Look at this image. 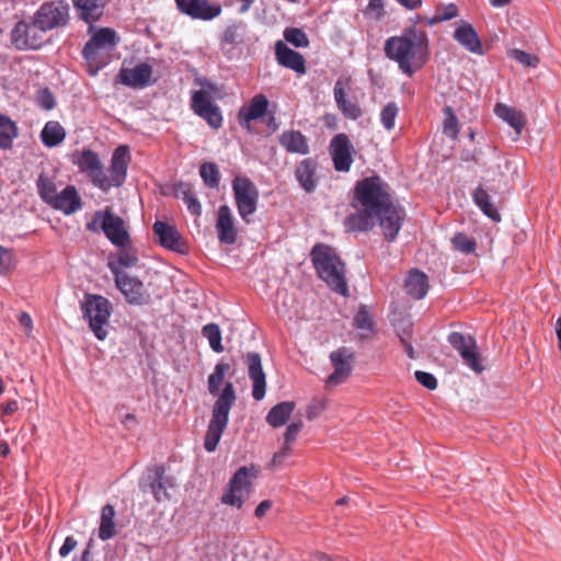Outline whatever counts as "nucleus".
Instances as JSON below:
<instances>
[{
    "mask_svg": "<svg viewBox=\"0 0 561 561\" xmlns=\"http://www.w3.org/2000/svg\"><path fill=\"white\" fill-rule=\"evenodd\" d=\"M355 213L344 219L347 232L373 229L376 222L387 240L393 241L401 229L404 210L393 202L390 185L379 175H371L356 182L351 202Z\"/></svg>",
    "mask_w": 561,
    "mask_h": 561,
    "instance_id": "obj_1",
    "label": "nucleus"
},
{
    "mask_svg": "<svg viewBox=\"0 0 561 561\" xmlns=\"http://www.w3.org/2000/svg\"><path fill=\"white\" fill-rule=\"evenodd\" d=\"M229 369L230 365L228 363H218L207 379L209 393L218 396L213 405L211 417L204 438V447L208 453L216 450L221 435L228 425L230 410L237 400L236 390L231 381H227L221 392H219L226 373Z\"/></svg>",
    "mask_w": 561,
    "mask_h": 561,
    "instance_id": "obj_2",
    "label": "nucleus"
},
{
    "mask_svg": "<svg viewBox=\"0 0 561 561\" xmlns=\"http://www.w3.org/2000/svg\"><path fill=\"white\" fill-rule=\"evenodd\" d=\"M385 54L398 64L403 73L411 77L427 60V36L415 27H407L400 36H391L386 41Z\"/></svg>",
    "mask_w": 561,
    "mask_h": 561,
    "instance_id": "obj_3",
    "label": "nucleus"
},
{
    "mask_svg": "<svg viewBox=\"0 0 561 561\" xmlns=\"http://www.w3.org/2000/svg\"><path fill=\"white\" fill-rule=\"evenodd\" d=\"M310 256L320 278L332 290L346 296L348 288L345 279V265L335 251L327 244L317 243L312 248Z\"/></svg>",
    "mask_w": 561,
    "mask_h": 561,
    "instance_id": "obj_4",
    "label": "nucleus"
},
{
    "mask_svg": "<svg viewBox=\"0 0 561 561\" xmlns=\"http://www.w3.org/2000/svg\"><path fill=\"white\" fill-rule=\"evenodd\" d=\"M118 42L117 33L102 27L93 34L83 47L82 55L88 62V72L95 76L108 62V57Z\"/></svg>",
    "mask_w": 561,
    "mask_h": 561,
    "instance_id": "obj_5",
    "label": "nucleus"
},
{
    "mask_svg": "<svg viewBox=\"0 0 561 561\" xmlns=\"http://www.w3.org/2000/svg\"><path fill=\"white\" fill-rule=\"evenodd\" d=\"M231 187L240 218L247 225L252 224V216L256 213L260 201L259 188L245 175H236L231 182Z\"/></svg>",
    "mask_w": 561,
    "mask_h": 561,
    "instance_id": "obj_6",
    "label": "nucleus"
},
{
    "mask_svg": "<svg viewBox=\"0 0 561 561\" xmlns=\"http://www.w3.org/2000/svg\"><path fill=\"white\" fill-rule=\"evenodd\" d=\"M257 476L259 469L254 465L240 467L225 489L221 503L241 508L245 497L252 492L253 481Z\"/></svg>",
    "mask_w": 561,
    "mask_h": 561,
    "instance_id": "obj_7",
    "label": "nucleus"
},
{
    "mask_svg": "<svg viewBox=\"0 0 561 561\" xmlns=\"http://www.w3.org/2000/svg\"><path fill=\"white\" fill-rule=\"evenodd\" d=\"M111 302L101 295L87 294L81 304L83 318L88 320L94 335L103 341L107 336L106 325L111 317Z\"/></svg>",
    "mask_w": 561,
    "mask_h": 561,
    "instance_id": "obj_8",
    "label": "nucleus"
},
{
    "mask_svg": "<svg viewBox=\"0 0 561 561\" xmlns=\"http://www.w3.org/2000/svg\"><path fill=\"white\" fill-rule=\"evenodd\" d=\"M71 161L78 167L80 172L88 175L94 186L105 192L110 190L107 175L96 152L91 149L75 151L71 156Z\"/></svg>",
    "mask_w": 561,
    "mask_h": 561,
    "instance_id": "obj_9",
    "label": "nucleus"
},
{
    "mask_svg": "<svg viewBox=\"0 0 561 561\" xmlns=\"http://www.w3.org/2000/svg\"><path fill=\"white\" fill-rule=\"evenodd\" d=\"M108 267L114 275L116 287L128 304L142 306L150 301V295L146 291L140 279L121 271L115 263L110 262Z\"/></svg>",
    "mask_w": 561,
    "mask_h": 561,
    "instance_id": "obj_10",
    "label": "nucleus"
},
{
    "mask_svg": "<svg viewBox=\"0 0 561 561\" xmlns=\"http://www.w3.org/2000/svg\"><path fill=\"white\" fill-rule=\"evenodd\" d=\"M101 221V228L108 240L117 247L124 248L129 242V234L125 228V221L114 215L110 209L96 211L93 220L87 225L88 230H95V222Z\"/></svg>",
    "mask_w": 561,
    "mask_h": 561,
    "instance_id": "obj_11",
    "label": "nucleus"
},
{
    "mask_svg": "<svg viewBox=\"0 0 561 561\" xmlns=\"http://www.w3.org/2000/svg\"><path fill=\"white\" fill-rule=\"evenodd\" d=\"M69 20V4L64 1L43 3L34 15V25L42 32L62 27Z\"/></svg>",
    "mask_w": 561,
    "mask_h": 561,
    "instance_id": "obj_12",
    "label": "nucleus"
},
{
    "mask_svg": "<svg viewBox=\"0 0 561 561\" xmlns=\"http://www.w3.org/2000/svg\"><path fill=\"white\" fill-rule=\"evenodd\" d=\"M192 111L203 118L214 129L222 126V114L220 107L214 102L210 93L206 90H196L191 96Z\"/></svg>",
    "mask_w": 561,
    "mask_h": 561,
    "instance_id": "obj_13",
    "label": "nucleus"
},
{
    "mask_svg": "<svg viewBox=\"0 0 561 561\" xmlns=\"http://www.w3.org/2000/svg\"><path fill=\"white\" fill-rule=\"evenodd\" d=\"M448 342L455 348L463 363L477 374H481L484 370L480 354L478 352V345L476 339L470 334H463L461 332H451L448 335Z\"/></svg>",
    "mask_w": 561,
    "mask_h": 561,
    "instance_id": "obj_14",
    "label": "nucleus"
},
{
    "mask_svg": "<svg viewBox=\"0 0 561 561\" xmlns=\"http://www.w3.org/2000/svg\"><path fill=\"white\" fill-rule=\"evenodd\" d=\"M330 360L334 368L325 380L328 388L336 387L346 381L353 370L354 352L345 346L331 352Z\"/></svg>",
    "mask_w": 561,
    "mask_h": 561,
    "instance_id": "obj_15",
    "label": "nucleus"
},
{
    "mask_svg": "<svg viewBox=\"0 0 561 561\" xmlns=\"http://www.w3.org/2000/svg\"><path fill=\"white\" fill-rule=\"evenodd\" d=\"M140 488L144 491H146L147 489L150 490L151 493L153 494L154 500L161 503L164 501H169L171 499L169 489L173 488V482L170 477L165 476L164 466L156 465L152 468L148 469L147 476L140 483Z\"/></svg>",
    "mask_w": 561,
    "mask_h": 561,
    "instance_id": "obj_16",
    "label": "nucleus"
},
{
    "mask_svg": "<svg viewBox=\"0 0 561 561\" xmlns=\"http://www.w3.org/2000/svg\"><path fill=\"white\" fill-rule=\"evenodd\" d=\"M334 169L337 172H348L353 164L354 147L346 134L335 135L329 146Z\"/></svg>",
    "mask_w": 561,
    "mask_h": 561,
    "instance_id": "obj_17",
    "label": "nucleus"
},
{
    "mask_svg": "<svg viewBox=\"0 0 561 561\" xmlns=\"http://www.w3.org/2000/svg\"><path fill=\"white\" fill-rule=\"evenodd\" d=\"M175 4L181 13L194 20L210 21L221 13V5L208 0H175Z\"/></svg>",
    "mask_w": 561,
    "mask_h": 561,
    "instance_id": "obj_18",
    "label": "nucleus"
},
{
    "mask_svg": "<svg viewBox=\"0 0 561 561\" xmlns=\"http://www.w3.org/2000/svg\"><path fill=\"white\" fill-rule=\"evenodd\" d=\"M152 229L154 234L158 237L159 243L163 248L181 254L187 252V244L175 226L158 220L153 224Z\"/></svg>",
    "mask_w": 561,
    "mask_h": 561,
    "instance_id": "obj_19",
    "label": "nucleus"
},
{
    "mask_svg": "<svg viewBox=\"0 0 561 561\" xmlns=\"http://www.w3.org/2000/svg\"><path fill=\"white\" fill-rule=\"evenodd\" d=\"M217 237L222 244H233L238 239V228L231 208L228 205L219 206L215 224Z\"/></svg>",
    "mask_w": 561,
    "mask_h": 561,
    "instance_id": "obj_20",
    "label": "nucleus"
},
{
    "mask_svg": "<svg viewBox=\"0 0 561 561\" xmlns=\"http://www.w3.org/2000/svg\"><path fill=\"white\" fill-rule=\"evenodd\" d=\"M130 161L129 148L127 146H118L111 159L110 173L111 176H107V182L110 184V188L112 186H122L126 180L127 168Z\"/></svg>",
    "mask_w": 561,
    "mask_h": 561,
    "instance_id": "obj_21",
    "label": "nucleus"
},
{
    "mask_svg": "<svg viewBox=\"0 0 561 561\" xmlns=\"http://www.w3.org/2000/svg\"><path fill=\"white\" fill-rule=\"evenodd\" d=\"M248 365L249 377L253 382L252 397L260 401L265 396L266 381L265 374L262 368L261 356L256 352H249L245 356Z\"/></svg>",
    "mask_w": 561,
    "mask_h": 561,
    "instance_id": "obj_22",
    "label": "nucleus"
},
{
    "mask_svg": "<svg viewBox=\"0 0 561 561\" xmlns=\"http://www.w3.org/2000/svg\"><path fill=\"white\" fill-rule=\"evenodd\" d=\"M34 23L31 25L24 21L15 24L11 33V41L18 49H38L42 39L37 37Z\"/></svg>",
    "mask_w": 561,
    "mask_h": 561,
    "instance_id": "obj_23",
    "label": "nucleus"
},
{
    "mask_svg": "<svg viewBox=\"0 0 561 561\" xmlns=\"http://www.w3.org/2000/svg\"><path fill=\"white\" fill-rule=\"evenodd\" d=\"M48 205L69 216L82 208V201L77 188L73 185H68L57 193Z\"/></svg>",
    "mask_w": 561,
    "mask_h": 561,
    "instance_id": "obj_24",
    "label": "nucleus"
},
{
    "mask_svg": "<svg viewBox=\"0 0 561 561\" xmlns=\"http://www.w3.org/2000/svg\"><path fill=\"white\" fill-rule=\"evenodd\" d=\"M152 67L141 62L134 68H124L118 73V81L127 87L142 88L150 83Z\"/></svg>",
    "mask_w": 561,
    "mask_h": 561,
    "instance_id": "obj_25",
    "label": "nucleus"
},
{
    "mask_svg": "<svg viewBox=\"0 0 561 561\" xmlns=\"http://www.w3.org/2000/svg\"><path fill=\"white\" fill-rule=\"evenodd\" d=\"M275 56L277 62L280 66L291 69L300 75L306 73V60L304 56L300 53L289 48L282 41H278L275 44Z\"/></svg>",
    "mask_w": 561,
    "mask_h": 561,
    "instance_id": "obj_26",
    "label": "nucleus"
},
{
    "mask_svg": "<svg viewBox=\"0 0 561 561\" xmlns=\"http://www.w3.org/2000/svg\"><path fill=\"white\" fill-rule=\"evenodd\" d=\"M268 108V100L264 94L254 95L250 103L243 105L238 113V121L241 126L249 125L252 121L263 117Z\"/></svg>",
    "mask_w": 561,
    "mask_h": 561,
    "instance_id": "obj_27",
    "label": "nucleus"
},
{
    "mask_svg": "<svg viewBox=\"0 0 561 561\" xmlns=\"http://www.w3.org/2000/svg\"><path fill=\"white\" fill-rule=\"evenodd\" d=\"M454 38L457 43H459L462 47L472 54L481 55L483 53L482 44L478 33L473 26L466 21H461L458 24L454 32Z\"/></svg>",
    "mask_w": 561,
    "mask_h": 561,
    "instance_id": "obj_28",
    "label": "nucleus"
},
{
    "mask_svg": "<svg viewBox=\"0 0 561 561\" xmlns=\"http://www.w3.org/2000/svg\"><path fill=\"white\" fill-rule=\"evenodd\" d=\"M295 178L307 193L314 192L318 185L316 161L311 158L301 160L295 170Z\"/></svg>",
    "mask_w": 561,
    "mask_h": 561,
    "instance_id": "obj_29",
    "label": "nucleus"
},
{
    "mask_svg": "<svg viewBox=\"0 0 561 561\" xmlns=\"http://www.w3.org/2000/svg\"><path fill=\"white\" fill-rule=\"evenodd\" d=\"M280 146L289 153L308 154L309 145L306 136L299 130H285L279 135Z\"/></svg>",
    "mask_w": 561,
    "mask_h": 561,
    "instance_id": "obj_30",
    "label": "nucleus"
},
{
    "mask_svg": "<svg viewBox=\"0 0 561 561\" xmlns=\"http://www.w3.org/2000/svg\"><path fill=\"white\" fill-rule=\"evenodd\" d=\"M428 288L430 285L426 274L416 268L411 270L404 282L407 294L415 299H422L427 294Z\"/></svg>",
    "mask_w": 561,
    "mask_h": 561,
    "instance_id": "obj_31",
    "label": "nucleus"
},
{
    "mask_svg": "<svg viewBox=\"0 0 561 561\" xmlns=\"http://www.w3.org/2000/svg\"><path fill=\"white\" fill-rule=\"evenodd\" d=\"M334 100L339 110L351 119H357L362 115L360 107L346 99L345 83L342 80H337L334 85Z\"/></svg>",
    "mask_w": 561,
    "mask_h": 561,
    "instance_id": "obj_32",
    "label": "nucleus"
},
{
    "mask_svg": "<svg viewBox=\"0 0 561 561\" xmlns=\"http://www.w3.org/2000/svg\"><path fill=\"white\" fill-rule=\"evenodd\" d=\"M72 2L79 18L89 24L98 21L103 14L104 5L100 0H72Z\"/></svg>",
    "mask_w": 561,
    "mask_h": 561,
    "instance_id": "obj_33",
    "label": "nucleus"
},
{
    "mask_svg": "<svg viewBox=\"0 0 561 561\" xmlns=\"http://www.w3.org/2000/svg\"><path fill=\"white\" fill-rule=\"evenodd\" d=\"M494 113L497 117L506 122L511 127L514 128L517 135L522 134L525 127L526 119L522 111L511 107L506 104L499 103L494 107Z\"/></svg>",
    "mask_w": 561,
    "mask_h": 561,
    "instance_id": "obj_34",
    "label": "nucleus"
},
{
    "mask_svg": "<svg viewBox=\"0 0 561 561\" xmlns=\"http://www.w3.org/2000/svg\"><path fill=\"white\" fill-rule=\"evenodd\" d=\"M294 401H284L274 405L266 415V422L274 428L285 425L295 410Z\"/></svg>",
    "mask_w": 561,
    "mask_h": 561,
    "instance_id": "obj_35",
    "label": "nucleus"
},
{
    "mask_svg": "<svg viewBox=\"0 0 561 561\" xmlns=\"http://www.w3.org/2000/svg\"><path fill=\"white\" fill-rule=\"evenodd\" d=\"M66 135V130L59 122L49 121L41 131V140L46 147L54 148L65 140Z\"/></svg>",
    "mask_w": 561,
    "mask_h": 561,
    "instance_id": "obj_36",
    "label": "nucleus"
},
{
    "mask_svg": "<svg viewBox=\"0 0 561 561\" xmlns=\"http://www.w3.org/2000/svg\"><path fill=\"white\" fill-rule=\"evenodd\" d=\"M115 510L111 504H106L102 507L101 518H100V527H99V538L103 541L113 538L116 535L115 527Z\"/></svg>",
    "mask_w": 561,
    "mask_h": 561,
    "instance_id": "obj_37",
    "label": "nucleus"
},
{
    "mask_svg": "<svg viewBox=\"0 0 561 561\" xmlns=\"http://www.w3.org/2000/svg\"><path fill=\"white\" fill-rule=\"evenodd\" d=\"M174 193L176 197H180L185 203L188 211L196 217L202 215V205L193 193L192 188L181 182L174 186Z\"/></svg>",
    "mask_w": 561,
    "mask_h": 561,
    "instance_id": "obj_38",
    "label": "nucleus"
},
{
    "mask_svg": "<svg viewBox=\"0 0 561 561\" xmlns=\"http://www.w3.org/2000/svg\"><path fill=\"white\" fill-rule=\"evenodd\" d=\"M18 135L16 124L10 117L0 114V149H10Z\"/></svg>",
    "mask_w": 561,
    "mask_h": 561,
    "instance_id": "obj_39",
    "label": "nucleus"
},
{
    "mask_svg": "<svg viewBox=\"0 0 561 561\" xmlns=\"http://www.w3.org/2000/svg\"><path fill=\"white\" fill-rule=\"evenodd\" d=\"M472 196L474 203L485 216L493 219L494 221L501 220V216L496 207L491 203L489 193L482 186L477 187Z\"/></svg>",
    "mask_w": 561,
    "mask_h": 561,
    "instance_id": "obj_40",
    "label": "nucleus"
},
{
    "mask_svg": "<svg viewBox=\"0 0 561 561\" xmlns=\"http://www.w3.org/2000/svg\"><path fill=\"white\" fill-rule=\"evenodd\" d=\"M36 186L39 197L48 205L57 194L54 180L46 173H41L36 181Z\"/></svg>",
    "mask_w": 561,
    "mask_h": 561,
    "instance_id": "obj_41",
    "label": "nucleus"
},
{
    "mask_svg": "<svg viewBox=\"0 0 561 561\" xmlns=\"http://www.w3.org/2000/svg\"><path fill=\"white\" fill-rule=\"evenodd\" d=\"M245 25L242 22L226 27L221 35V45H238L243 43Z\"/></svg>",
    "mask_w": 561,
    "mask_h": 561,
    "instance_id": "obj_42",
    "label": "nucleus"
},
{
    "mask_svg": "<svg viewBox=\"0 0 561 561\" xmlns=\"http://www.w3.org/2000/svg\"><path fill=\"white\" fill-rule=\"evenodd\" d=\"M199 175L204 181L205 185L215 188L220 182V172L216 163L204 162L199 168Z\"/></svg>",
    "mask_w": 561,
    "mask_h": 561,
    "instance_id": "obj_43",
    "label": "nucleus"
},
{
    "mask_svg": "<svg viewBox=\"0 0 561 561\" xmlns=\"http://www.w3.org/2000/svg\"><path fill=\"white\" fill-rule=\"evenodd\" d=\"M202 334L209 342V346L216 353H221L224 351V346L221 344V331L219 325L216 323H208L203 327Z\"/></svg>",
    "mask_w": 561,
    "mask_h": 561,
    "instance_id": "obj_44",
    "label": "nucleus"
},
{
    "mask_svg": "<svg viewBox=\"0 0 561 561\" xmlns=\"http://www.w3.org/2000/svg\"><path fill=\"white\" fill-rule=\"evenodd\" d=\"M443 112L445 114V119H444V125H443L444 134L451 139H456L459 134L458 118L455 115L451 106H448V105L445 106Z\"/></svg>",
    "mask_w": 561,
    "mask_h": 561,
    "instance_id": "obj_45",
    "label": "nucleus"
},
{
    "mask_svg": "<svg viewBox=\"0 0 561 561\" xmlns=\"http://www.w3.org/2000/svg\"><path fill=\"white\" fill-rule=\"evenodd\" d=\"M451 244L455 250L460 251L465 254H471L476 251L477 242L472 237H469L462 232H457L451 238Z\"/></svg>",
    "mask_w": 561,
    "mask_h": 561,
    "instance_id": "obj_46",
    "label": "nucleus"
},
{
    "mask_svg": "<svg viewBox=\"0 0 561 561\" xmlns=\"http://www.w3.org/2000/svg\"><path fill=\"white\" fill-rule=\"evenodd\" d=\"M507 56L516 62L529 67L536 68L540 64V58L536 55L528 54L525 50L513 48L507 51Z\"/></svg>",
    "mask_w": 561,
    "mask_h": 561,
    "instance_id": "obj_47",
    "label": "nucleus"
},
{
    "mask_svg": "<svg viewBox=\"0 0 561 561\" xmlns=\"http://www.w3.org/2000/svg\"><path fill=\"white\" fill-rule=\"evenodd\" d=\"M399 113L397 103L389 102L380 112V121L386 130L390 131L394 128L396 118Z\"/></svg>",
    "mask_w": 561,
    "mask_h": 561,
    "instance_id": "obj_48",
    "label": "nucleus"
},
{
    "mask_svg": "<svg viewBox=\"0 0 561 561\" xmlns=\"http://www.w3.org/2000/svg\"><path fill=\"white\" fill-rule=\"evenodd\" d=\"M284 37L288 43L296 47H307L309 45V39L306 33L300 28H286L284 32Z\"/></svg>",
    "mask_w": 561,
    "mask_h": 561,
    "instance_id": "obj_49",
    "label": "nucleus"
},
{
    "mask_svg": "<svg viewBox=\"0 0 561 561\" xmlns=\"http://www.w3.org/2000/svg\"><path fill=\"white\" fill-rule=\"evenodd\" d=\"M36 103L45 111H50L56 106L55 96L48 88H43L37 91Z\"/></svg>",
    "mask_w": 561,
    "mask_h": 561,
    "instance_id": "obj_50",
    "label": "nucleus"
},
{
    "mask_svg": "<svg viewBox=\"0 0 561 561\" xmlns=\"http://www.w3.org/2000/svg\"><path fill=\"white\" fill-rule=\"evenodd\" d=\"M354 325L359 330L373 331V320L365 306H360L354 317Z\"/></svg>",
    "mask_w": 561,
    "mask_h": 561,
    "instance_id": "obj_51",
    "label": "nucleus"
},
{
    "mask_svg": "<svg viewBox=\"0 0 561 561\" xmlns=\"http://www.w3.org/2000/svg\"><path fill=\"white\" fill-rule=\"evenodd\" d=\"M414 376L415 379L426 389L435 390L437 388V379L431 373L416 370Z\"/></svg>",
    "mask_w": 561,
    "mask_h": 561,
    "instance_id": "obj_52",
    "label": "nucleus"
},
{
    "mask_svg": "<svg viewBox=\"0 0 561 561\" xmlns=\"http://www.w3.org/2000/svg\"><path fill=\"white\" fill-rule=\"evenodd\" d=\"M302 426L304 423L301 420L290 423L284 433V443H286L287 445H291L296 440Z\"/></svg>",
    "mask_w": 561,
    "mask_h": 561,
    "instance_id": "obj_53",
    "label": "nucleus"
},
{
    "mask_svg": "<svg viewBox=\"0 0 561 561\" xmlns=\"http://www.w3.org/2000/svg\"><path fill=\"white\" fill-rule=\"evenodd\" d=\"M137 262H138V257L136 256V254H134L129 251H126V250H122L118 253L117 262H114V263L121 270V267L136 266Z\"/></svg>",
    "mask_w": 561,
    "mask_h": 561,
    "instance_id": "obj_54",
    "label": "nucleus"
},
{
    "mask_svg": "<svg viewBox=\"0 0 561 561\" xmlns=\"http://www.w3.org/2000/svg\"><path fill=\"white\" fill-rule=\"evenodd\" d=\"M458 15V8L456 4H448L437 12L432 23L448 21Z\"/></svg>",
    "mask_w": 561,
    "mask_h": 561,
    "instance_id": "obj_55",
    "label": "nucleus"
},
{
    "mask_svg": "<svg viewBox=\"0 0 561 561\" xmlns=\"http://www.w3.org/2000/svg\"><path fill=\"white\" fill-rule=\"evenodd\" d=\"M291 454V445H287L286 443L283 444V447L276 451L270 462V468H276L284 463V461L290 456Z\"/></svg>",
    "mask_w": 561,
    "mask_h": 561,
    "instance_id": "obj_56",
    "label": "nucleus"
},
{
    "mask_svg": "<svg viewBox=\"0 0 561 561\" xmlns=\"http://www.w3.org/2000/svg\"><path fill=\"white\" fill-rule=\"evenodd\" d=\"M291 454V445H287L286 443L283 444V447L276 451L270 462V468H276L284 463V461L290 456Z\"/></svg>",
    "mask_w": 561,
    "mask_h": 561,
    "instance_id": "obj_57",
    "label": "nucleus"
},
{
    "mask_svg": "<svg viewBox=\"0 0 561 561\" xmlns=\"http://www.w3.org/2000/svg\"><path fill=\"white\" fill-rule=\"evenodd\" d=\"M324 409L325 404L323 401L313 400L306 409V417L312 421L318 417Z\"/></svg>",
    "mask_w": 561,
    "mask_h": 561,
    "instance_id": "obj_58",
    "label": "nucleus"
},
{
    "mask_svg": "<svg viewBox=\"0 0 561 561\" xmlns=\"http://www.w3.org/2000/svg\"><path fill=\"white\" fill-rule=\"evenodd\" d=\"M12 264V254L10 251L0 247V274L7 273Z\"/></svg>",
    "mask_w": 561,
    "mask_h": 561,
    "instance_id": "obj_59",
    "label": "nucleus"
},
{
    "mask_svg": "<svg viewBox=\"0 0 561 561\" xmlns=\"http://www.w3.org/2000/svg\"><path fill=\"white\" fill-rule=\"evenodd\" d=\"M77 547V540L72 536H68L65 539L64 545L59 549L60 557H67Z\"/></svg>",
    "mask_w": 561,
    "mask_h": 561,
    "instance_id": "obj_60",
    "label": "nucleus"
},
{
    "mask_svg": "<svg viewBox=\"0 0 561 561\" xmlns=\"http://www.w3.org/2000/svg\"><path fill=\"white\" fill-rule=\"evenodd\" d=\"M0 409H1L0 417H2L3 415H11L18 411L19 403L16 400H10L7 403L2 404Z\"/></svg>",
    "mask_w": 561,
    "mask_h": 561,
    "instance_id": "obj_61",
    "label": "nucleus"
},
{
    "mask_svg": "<svg viewBox=\"0 0 561 561\" xmlns=\"http://www.w3.org/2000/svg\"><path fill=\"white\" fill-rule=\"evenodd\" d=\"M271 507L272 502L270 500L262 501L254 511L255 517L262 518Z\"/></svg>",
    "mask_w": 561,
    "mask_h": 561,
    "instance_id": "obj_62",
    "label": "nucleus"
},
{
    "mask_svg": "<svg viewBox=\"0 0 561 561\" xmlns=\"http://www.w3.org/2000/svg\"><path fill=\"white\" fill-rule=\"evenodd\" d=\"M399 335V339H400V342L401 344L403 345L404 347V351L407 353V355L411 358V359H414L415 358V353H414V350H413V346H412V343H411V340L407 339L404 335L402 334H398Z\"/></svg>",
    "mask_w": 561,
    "mask_h": 561,
    "instance_id": "obj_63",
    "label": "nucleus"
},
{
    "mask_svg": "<svg viewBox=\"0 0 561 561\" xmlns=\"http://www.w3.org/2000/svg\"><path fill=\"white\" fill-rule=\"evenodd\" d=\"M19 322L26 329V333H30L33 329V320L27 312H21L19 316Z\"/></svg>",
    "mask_w": 561,
    "mask_h": 561,
    "instance_id": "obj_64",
    "label": "nucleus"
}]
</instances>
